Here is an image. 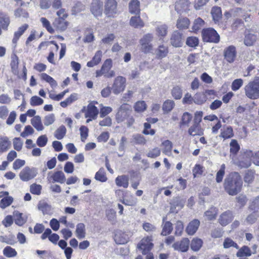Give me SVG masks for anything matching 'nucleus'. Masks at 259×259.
<instances>
[{"mask_svg":"<svg viewBox=\"0 0 259 259\" xmlns=\"http://www.w3.org/2000/svg\"><path fill=\"white\" fill-rule=\"evenodd\" d=\"M242 185L240 175L237 172H233L227 176L223 185L225 191L229 195L235 196L241 191Z\"/></svg>","mask_w":259,"mask_h":259,"instance_id":"f257e3e1","label":"nucleus"},{"mask_svg":"<svg viewBox=\"0 0 259 259\" xmlns=\"http://www.w3.org/2000/svg\"><path fill=\"white\" fill-rule=\"evenodd\" d=\"M245 95L250 99L259 98V77L249 82L244 87Z\"/></svg>","mask_w":259,"mask_h":259,"instance_id":"f03ea898","label":"nucleus"},{"mask_svg":"<svg viewBox=\"0 0 259 259\" xmlns=\"http://www.w3.org/2000/svg\"><path fill=\"white\" fill-rule=\"evenodd\" d=\"M154 36L152 33H148L142 36L139 40L141 50L142 52L147 54L153 50V46L152 42Z\"/></svg>","mask_w":259,"mask_h":259,"instance_id":"7ed1b4c3","label":"nucleus"},{"mask_svg":"<svg viewBox=\"0 0 259 259\" xmlns=\"http://www.w3.org/2000/svg\"><path fill=\"white\" fill-rule=\"evenodd\" d=\"M131 106L126 103L122 104L118 109L116 114V120L118 123L122 122L131 115Z\"/></svg>","mask_w":259,"mask_h":259,"instance_id":"20e7f679","label":"nucleus"},{"mask_svg":"<svg viewBox=\"0 0 259 259\" xmlns=\"http://www.w3.org/2000/svg\"><path fill=\"white\" fill-rule=\"evenodd\" d=\"M112 66V61L110 59L106 60L101 69L98 70L96 72V77H99L104 75L107 78H111L115 75V72L113 70H110Z\"/></svg>","mask_w":259,"mask_h":259,"instance_id":"39448f33","label":"nucleus"},{"mask_svg":"<svg viewBox=\"0 0 259 259\" xmlns=\"http://www.w3.org/2000/svg\"><path fill=\"white\" fill-rule=\"evenodd\" d=\"M104 13L108 17H114L118 14V4L116 0H105Z\"/></svg>","mask_w":259,"mask_h":259,"instance_id":"423d86ee","label":"nucleus"},{"mask_svg":"<svg viewBox=\"0 0 259 259\" xmlns=\"http://www.w3.org/2000/svg\"><path fill=\"white\" fill-rule=\"evenodd\" d=\"M203 40L206 42L218 43L220 41V35L212 28L204 29L202 32Z\"/></svg>","mask_w":259,"mask_h":259,"instance_id":"0eeeda50","label":"nucleus"},{"mask_svg":"<svg viewBox=\"0 0 259 259\" xmlns=\"http://www.w3.org/2000/svg\"><path fill=\"white\" fill-rule=\"evenodd\" d=\"M37 169L28 166L25 167L19 173L20 179L24 182H28L34 178L37 175Z\"/></svg>","mask_w":259,"mask_h":259,"instance_id":"6e6552de","label":"nucleus"},{"mask_svg":"<svg viewBox=\"0 0 259 259\" xmlns=\"http://www.w3.org/2000/svg\"><path fill=\"white\" fill-rule=\"evenodd\" d=\"M252 159H253V152L247 150L240 156L238 165L241 168H247L250 166Z\"/></svg>","mask_w":259,"mask_h":259,"instance_id":"1a4fd4ad","label":"nucleus"},{"mask_svg":"<svg viewBox=\"0 0 259 259\" xmlns=\"http://www.w3.org/2000/svg\"><path fill=\"white\" fill-rule=\"evenodd\" d=\"M125 78L122 76L116 77L112 86L113 93L117 95L123 91L125 87Z\"/></svg>","mask_w":259,"mask_h":259,"instance_id":"9d476101","label":"nucleus"},{"mask_svg":"<svg viewBox=\"0 0 259 259\" xmlns=\"http://www.w3.org/2000/svg\"><path fill=\"white\" fill-rule=\"evenodd\" d=\"M152 237H146L142 239L140 242L138 244V248L142 250L144 254L148 253L153 247V244L152 243Z\"/></svg>","mask_w":259,"mask_h":259,"instance_id":"9b49d317","label":"nucleus"},{"mask_svg":"<svg viewBox=\"0 0 259 259\" xmlns=\"http://www.w3.org/2000/svg\"><path fill=\"white\" fill-rule=\"evenodd\" d=\"M184 42L183 33L178 30H175L172 32L170 38V44L175 48L181 47Z\"/></svg>","mask_w":259,"mask_h":259,"instance_id":"f8f14e48","label":"nucleus"},{"mask_svg":"<svg viewBox=\"0 0 259 259\" xmlns=\"http://www.w3.org/2000/svg\"><path fill=\"white\" fill-rule=\"evenodd\" d=\"M225 59L227 62L232 63L236 57L237 52L234 46H230L226 48L224 51Z\"/></svg>","mask_w":259,"mask_h":259,"instance_id":"ddd939ff","label":"nucleus"},{"mask_svg":"<svg viewBox=\"0 0 259 259\" xmlns=\"http://www.w3.org/2000/svg\"><path fill=\"white\" fill-rule=\"evenodd\" d=\"M91 12L95 16H101L103 12V3L100 0H93L91 6Z\"/></svg>","mask_w":259,"mask_h":259,"instance_id":"4468645a","label":"nucleus"},{"mask_svg":"<svg viewBox=\"0 0 259 259\" xmlns=\"http://www.w3.org/2000/svg\"><path fill=\"white\" fill-rule=\"evenodd\" d=\"M190 241L187 238H184L180 242H176L174 243L172 247L175 250L182 252H186L189 248Z\"/></svg>","mask_w":259,"mask_h":259,"instance_id":"2eb2a0df","label":"nucleus"},{"mask_svg":"<svg viewBox=\"0 0 259 259\" xmlns=\"http://www.w3.org/2000/svg\"><path fill=\"white\" fill-rule=\"evenodd\" d=\"M233 216L231 211H226L223 212L219 217L218 222L223 226L227 225L230 223L232 219Z\"/></svg>","mask_w":259,"mask_h":259,"instance_id":"dca6fc26","label":"nucleus"},{"mask_svg":"<svg viewBox=\"0 0 259 259\" xmlns=\"http://www.w3.org/2000/svg\"><path fill=\"white\" fill-rule=\"evenodd\" d=\"M184 205V201L180 198H176L171 203L169 212L170 213H177Z\"/></svg>","mask_w":259,"mask_h":259,"instance_id":"f3484780","label":"nucleus"},{"mask_svg":"<svg viewBox=\"0 0 259 259\" xmlns=\"http://www.w3.org/2000/svg\"><path fill=\"white\" fill-rule=\"evenodd\" d=\"M99 113V111L97 108L94 105V103H90L88 106L85 113V117H90L93 119L97 118Z\"/></svg>","mask_w":259,"mask_h":259,"instance_id":"a211bd4d","label":"nucleus"},{"mask_svg":"<svg viewBox=\"0 0 259 259\" xmlns=\"http://www.w3.org/2000/svg\"><path fill=\"white\" fill-rule=\"evenodd\" d=\"M140 2L139 0H131L128 4V11L131 14H140Z\"/></svg>","mask_w":259,"mask_h":259,"instance_id":"6ab92c4d","label":"nucleus"},{"mask_svg":"<svg viewBox=\"0 0 259 259\" xmlns=\"http://www.w3.org/2000/svg\"><path fill=\"white\" fill-rule=\"evenodd\" d=\"M168 32V26L165 24H158L155 27L156 35L159 38L162 39L165 37Z\"/></svg>","mask_w":259,"mask_h":259,"instance_id":"aec40b11","label":"nucleus"},{"mask_svg":"<svg viewBox=\"0 0 259 259\" xmlns=\"http://www.w3.org/2000/svg\"><path fill=\"white\" fill-rule=\"evenodd\" d=\"M200 225V221L198 220L194 219L189 223L186 231L188 235H194L198 229Z\"/></svg>","mask_w":259,"mask_h":259,"instance_id":"412c9836","label":"nucleus"},{"mask_svg":"<svg viewBox=\"0 0 259 259\" xmlns=\"http://www.w3.org/2000/svg\"><path fill=\"white\" fill-rule=\"evenodd\" d=\"M188 133L192 136H201L203 134V131L198 123L194 122L193 125L189 128Z\"/></svg>","mask_w":259,"mask_h":259,"instance_id":"4be33fe9","label":"nucleus"},{"mask_svg":"<svg viewBox=\"0 0 259 259\" xmlns=\"http://www.w3.org/2000/svg\"><path fill=\"white\" fill-rule=\"evenodd\" d=\"M11 141L7 137H0V153H4L10 149Z\"/></svg>","mask_w":259,"mask_h":259,"instance_id":"5701e85b","label":"nucleus"},{"mask_svg":"<svg viewBox=\"0 0 259 259\" xmlns=\"http://www.w3.org/2000/svg\"><path fill=\"white\" fill-rule=\"evenodd\" d=\"M65 19L60 18L55 19L53 22L54 26L60 31H63L65 30L68 27V23Z\"/></svg>","mask_w":259,"mask_h":259,"instance_id":"b1692460","label":"nucleus"},{"mask_svg":"<svg viewBox=\"0 0 259 259\" xmlns=\"http://www.w3.org/2000/svg\"><path fill=\"white\" fill-rule=\"evenodd\" d=\"M130 25L134 28H142L144 26V23L141 19L140 14H138L131 18Z\"/></svg>","mask_w":259,"mask_h":259,"instance_id":"393cba45","label":"nucleus"},{"mask_svg":"<svg viewBox=\"0 0 259 259\" xmlns=\"http://www.w3.org/2000/svg\"><path fill=\"white\" fill-rule=\"evenodd\" d=\"M115 181L117 186L126 188L128 186L129 177L126 175L119 176L115 179Z\"/></svg>","mask_w":259,"mask_h":259,"instance_id":"a878e982","label":"nucleus"},{"mask_svg":"<svg viewBox=\"0 0 259 259\" xmlns=\"http://www.w3.org/2000/svg\"><path fill=\"white\" fill-rule=\"evenodd\" d=\"M133 108L136 113L141 114L147 110V105L144 101H138L134 104Z\"/></svg>","mask_w":259,"mask_h":259,"instance_id":"bb28decb","label":"nucleus"},{"mask_svg":"<svg viewBox=\"0 0 259 259\" xmlns=\"http://www.w3.org/2000/svg\"><path fill=\"white\" fill-rule=\"evenodd\" d=\"M190 24V21L188 18L181 17L177 20L176 26L180 30L186 29L188 28Z\"/></svg>","mask_w":259,"mask_h":259,"instance_id":"cd10ccee","label":"nucleus"},{"mask_svg":"<svg viewBox=\"0 0 259 259\" xmlns=\"http://www.w3.org/2000/svg\"><path fill=\"white\" fill-rule=\"evenodd\" d=\"M257 35L254 33H248L245 35L244 44L246 46H253L257 40Z\"/></svg>","mask_w":259,"mask_h":259,"instance_id":"c85d7f7f","label":"nucleus"},{"mask_svg":"<svg viewBox=\"0 0 259 259\" xmlns=\"http://www.w3.org/2000/svg\"><path fill=\"white\" fill-rule=\"evenodd\" d=\"M10 23V20L8 15L0 11V25L2 29L7 30Z\"/></svg>","mask_w":259,"mask_h":259,"instance_id":"c756f323","label":"nucleus"},{"mask_svg":"<svg viewBox=\"0 0 259 259\" xmlns=\"http://www.w3.org/2000/svg\"><path fill=\"white\" fill-rule=\"evenodd\" d=\"M31 123L37 131H42L44 129L41 117L38 115L34 116L31 119Z\"/></svg>","mask_w":259,"mask_h":259,"instance_id":"7c9ffc66","label":"nucleus"},{"mask_svg":"<svg viewBox=\"0 0 259 259\" xmlns=\"http://www.w3.org/2000/svg\"><path fill=\"white\" fill-rule=\"evenodd\" d=\"M217 214L218 209L215 207H211L204 212V216L206 220L211 221L215 219Z\"/></svg>","mask_w":259,"mask_h":259,"instance_id":"2f4dec72","label":"nucleus"},{"mask_svg":"<svg viewBox=\"0 0 259 259\" xmlns=\"http://www.w3.org/2000/svg\"><path fill=\"white\" fill-rule=\"evenodd\" d=\"M190 3L188 0H179L176 3L175 9L178 12L186 11Z\"/></svg>","mask_w":259,"mask_h":259,"instance_id":"473e14b6","label":"nucleus"},{"mask_svg":"<svg viewBox=\"0 0 259 259\" xmlns=\"http://www.w3.org/2000/svg\"><path fill=\"white\" fill-rule=\"evenodd\" d=\"M102 56V51H97L94 56L92 60L87 63V66L89 67H92L95 65H98L101 61Z\"/></svg>","mask_w":259,"mask_h":259,"instance_id":"72a5a7b5","label":"nucleus"},{"mask_svg":"<svg viewBox=\"0 0 259 259\" xmlns=\"http://www.w3.org/2000/svg\"><path fill=\"white\" fill-rule=\"evenodd\" d=\"M38 208L44 214H49L52 213V207L44 201H39L38 204Z\"/></svg>","mask_w":259,"mask_h":259,"instance_id":"f704fd0d","label":"nucleus"},{"mask_svg":"<svg viewBox=\"0 0 259 259\" xmlns=\"http://www.w3.org/2000/svg\"><path fill=\"white\" fill-rule=\"evenodd\" d=\"M28 27V25L26 24L19 27L18 30L14 33V37L12 40L13 43L16 44L20 36L23 34Z\"/></svg>","mask_w":259,"mask_h":259,"instance_id":"c9c22d12","label":"nucleus"},{"mask_svg":"<svg viewBox=\"0 0 259 259\" xmlns=\"http://www.w3.org/2000/svg\"><path fill=\"white\" fill-rule=\"evenodd\" d=\"M234 134L233 128L231 126L224 127L221 130V133L220 135V137L224 139L231 138L233 137Z\"/></svg>","mask_w":259,"mask_h":259,"instance_id":"e433bc0d","label":"nucleus"},{"mask_svg":"<svg viewBox=\"0 0 259 259\" xmlns=\"http://www.w3.org/2000/svg\"><path fill=\"white\" fill-rule=\"evenodd\" d=\"M258 218H259V212L257 211H254L251 213L247 215L244 222L247 224H253L256 221Z\"/></svg>","mask_w":259,"mask_h":259,"instance_id":"4c0bfd02","label":"nucleus"},{"mask_svg":"<svg viewBox=\"0 0 259 259\" xmlns=\"http://www.w3.org/2000/svg\"><path fill=\"white\" fill-rule=\"evenodd\" d=\"M168 53L167 47L164 45H160L156 51V56L160 59L163 58L167 55Z\"/></svg>","mask_w":259,"mask_h":259,"instance_id":"58836bf2","label":"nucleus"},{"mask_svg":"<svg viewBox=\"0 0 259 259\" xmlns=\"http://www.w3.org/2000/svg\"><path fill=\"white\" fill-rule=\"evenodd\" d=\"M76 236L78 238H84L85 235V225L83 223H79L76 226Z\"/></svg>","mask_w":259,"mask_h":259,"instance_id":"ea45409f","label":"nucleus"},{"mask_svg":"<svg viewBox=\"0 0 259 259\" xmlns=\"http://www.w3.org/2000/svg\"><path fill=\"white\" fill-rule=\"evenodd\" d=\"M175 106V103L173 100H166L163 104L162 110L164 112L168 113L170 112Z\"/></svg>","mask_w":259,"mask_h":259,"instance_id":"a19ab883","label":"nucleus"},{"mask_svg":"<svg viewBox=\"0 0 259 259\" xmlns=\"http://www.w3.org/2000/svg\"><path fill=\"white\" fill-rule=\"evenodd\" d=\"M14 216L15 223L19 226L23 225L26 222V218L23 216L22 213L15 212Z\"/></svg>","mask_w":259,"mask_h":259,"instance_id":"79ce46f5","label":"nucleus"},{"mask_svg":"<svg viewBox=\"0 0 259 259\" xmlns=\"http://www.w3.org/2000/svg\"><path fill=\"white\" fill-rule=\"evenodd\" d=\"M53 181L56 182L63 183L65 181V177L64 173L62 171H58L54 173L52 176Z\"/></svg>","mask_w":259,"mask_h":259,"instance_id":"37998d69","label":"nucleus"},{"mask_svg":"<svg viewBox=\"0 0 259 259\" xmlns=\"http://www.w3.org/2000/svg\"><path fill=\"white\" fill-rule=\"evenodd\" d=\"M207 98L205 94L198 93L194 96V102L197 104H202L206 101Z\"/></svg>","mask_w":259,"mask_h":259,"instance_id":"c03bdc74","label":"nucleus"},{"mask_svg":"<svg viewBox=\"0 0 259 259\" xmlns=\"http://www.w3.org/2000/svg\"><path fill=\"white\" fill-rule=\"evenodd\" d=\"M211 13L214 21H218L222 18V11L220 7H213Z\"/></svg>","mask_w":259,"mask_h":259,"instance_id":"a18cd8bd","label":"nucleus"},{"mask_svg":"<svg viewBox=\"0 0 259 259\" xmlns=\"http://www.w3.org/2000/svg\"><path fill=\"white\" fill-rule=\"evenodd\" d=\"M95 179L98 181L105 182L107 180L106 172L103 168H101L95 176Z\"/></svg>","mask_w":259,"mask_h":259,"instance_id":"49530a36","label":"nucleus"},{"mask_svg":"<svg viewBox=\"0 0 259 259\" xmlns=\"http://www.w3.org/2000/svg\"><path fill=\"white\" fill-rule=\"evenodd\" d=\"M202 240L199 238H193L191 241V248L194 251H198L202 245Z\"/></svg>","mask_w":259,"mask_h":259,"instance_id":"de8ad7c7","label":"nucleus"},{"mask_svg":"<svg viewBox=\"0 0 259 259\" xmlns=\"http://www.w3.org/2000/svg\"><path fill=\"white\" fill-rule=\"evenodd\" d=\"M173 229L172 225L170 222H166L164 223L162 227V230L161 234L163 236H166L169 234Z\"/></svg>","mask_w":259,"mask_h":259,"instance_id":"09e8293b","label":"nucleus"},{"mask_svg":"<svg viewBox=\"0 0 259 259\" xmlns=\"http://www.w3.org/2000/svg\"><path fill=\"white\" fill-rule=\"evenodd\" d=\"M251 254V251L250 248L246 246L241 247L237 252L238 257L249 256Z\"/></svg>","mask_w":259,"mask_h":259,"instance_id":"8fccbe9b","label":"nucleus"},{"mask_svg":"<svg viewBox=\"0 0 259 259\" xmlns=\"http://www.w3.org/2000/svg\"><path fill=\"white\" fill-rule=\"evenodd\" d=\"M114 240L116 243L123 244L127 242V235L124 234H116L114 237Z\"/></svg>","mask_w":259,"mask_h":259,"instance_id":"3c124183","label":"nucleus"},{"mask_svg":"<svg viewBox=\"0 0 259 259\" xmlns=\"http://www.w3.org/2000/svg\"><path fill=\"white\" fill-rule=\"evenodd\" d=\"M204 24V21L200 18L196 19L192 27L193 31L196 32L201 29Z\"/></svg>","mask_w":259,"mask_h":259,"instance_id":"603ef678","label":"nucleus"},{"mask_svg":"<svg viewBox=\"0 0 259 259\" xmlns=\"http://www.w3.org/2000/svg\"><path fill=\"white\" fill-rule=\"evenodd\" d=\"M66 129L63 125L60 126L55 132V137L58 140L63 139L65 136Z\"/></svg>","mask_w":259,"mask_h":259,"instance_id":"864d4df0","label":"nucleus"},{"mask_svg":"<svg viewBox=\"0 0 259 259\" xmlns=\"http://www.w3.org/2000/svg\"><path fill=\"white\" fill-rule=\"evenodd\" d=\"M13 201V198L11 196H7L3 198L0 202V207L4 209L10 206Z\"/></svg>","mask_w":259,"mask_h":259,"instance_id":"5fc2aeb1","label":"nucleus"},{"mask_svg":"<svg viewBox=\"0 0 259 259\" xmlns=\"http://www.w3.org/2000/svg\"><path fill=\"white\" fill-rule=\"evenodd\" d=\"M132 142L135 144L145 145L146 140L143 136L137 134L133 136Z\"/></svg>","mask_w":259,"mask_h":259,"instance_id":"6e6d98bb","label":"nucleus"},{"mask_svg":"<svg viewBox=\"0 0 259 259\" xmlns=\"http://www.w3.org/2000/svg\"><path fill=\"white\" fill-rule=\"evenodd\" d=\"M3 254L8 257H12L16 256L17 253L15 249L10 246H7L3 250Z\"/></svg>","mask_w":259,"mask_h":259,"instance_id":"4d7b16f0","label":"nucleus"},{"mask_svg":"<svg viewBox=\"0 0 259 259\" xmlns=\"http://www.w3.org/2000/svg\"><path fill=\"white\" fill-rule=\"evenodd\" d=\"M186 45L190 47H196L199 44V39L195 36H190L187 38Z\"/></svg>","mask_w":259,"mask_h":259,"instance_id":"13d9d810","label":"nucleus"},{"mask_svg":"<svg viewBox=\"0 0 259 259\" xmlns=\"http://www.w3.org/2000/svg\"><path fill=\"white\" fill-rule=\"evenodd\" d=\"M226 166L225 164H222L220 169L217 172L216 175L215 180L218 183H220L222 182L223 179L225 175V170Z\"/></svg>","mask_w":259,"mask_h":259,"instance_id":"bf43d9fd","label":"nucleus"},{"mask_svg":"<svg viewBox=\"0 0 259 259\" xmlns=\"http://www.w3.org/2000/svg\"><path fill=\"white\" fill-rule=\"evenodd\" d=\"M171 93L175 99H180L182 96V90L180 87L176 86L173 88Z\"/></svg>","mask_w":259,"mask_h":259,"instance_id":"052dcab7","label":"nucleus"},{"mask_svg":"<svg viewBox=\"0 0 259 259\" xmlns=\"http://www.w3.org/2000/svg\"><path fill=\"white\" fill-rule=\"evenodd\" d=\"M41 189L42 187L41 185L35 183L31 185L30 186V191L33 194L40 195Z\"/></svg>","mask_w":259,"mask_h":259,"instance_id":"680f3d73","label":"nucleus"},{"mask_svg":"<svg viewBox=\"0 0 259 259\" xmlns=\"http://www.w3.org/2000/svg\"><path fill=\"white\" fill-rule=\"evenodd\" d=\"M243 81L242 79H236L232 83L231 89L233 91L238 90L243 85Z\"/></svg>","mask_w":259,"mask_h":259,"instance_id":"e2e57ef3","label":"nucleus"},{"mask_svg":"<svg viewBox=\"0 0 259 259\" xmlns=\"http://www.w3.org/2000/svg\"><path fill=\"white\" fill-rule=\"evenodd\" d=\"M161 151L158 148H153L148 151L147 157L151 158H155L160 155Z\"/></svg>","mask_w":259,"mask_h":259,"instance_id":"0e129e2a","label":"nucleus"},{"mask_svg":"<svg viewBox=\"0 0 259 259\" xmlns=\"http://www.w3.org/2000/svg\"><path fill=\"white\" fill-rule=\"evenodd\" d=\"M249 208L254 211L259 209V196L253 198L250 201Z\"/></svg>","mask_w":259,"mask_h":259,"instance_id":"69168bd1","label":"nucleus"},{"mask_svg":"<svg viewBox=\"0 0 259 259\" xmlns=\"http://www.w3.org/2000/svg\"><path fill=\"white\" fill-rule=\"evenodd\" d=\"M14 15L17 18H27L28 17V13L22 8H18L15 11Z\"/></svg>","mask_w":259,"mask_h":259,"instance_id":"338daca9","label":"nucleus"},{"mask_svg":"<svg viewBox=\"0 0 259 259\" xmlns=\"http://www.w3.org/2000/svg\"><path fill=\"white\" fill-rule=\"evenodd\" d=\"M44 103V100L40 97L35 96L31 98L30 104L31 106H38L42 105Z\"/></svg>","mask_w":259,"mask_h":259,"instance_id":"774afa93","label":"nucleus"}]
</instances>
